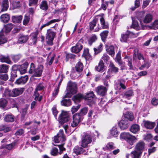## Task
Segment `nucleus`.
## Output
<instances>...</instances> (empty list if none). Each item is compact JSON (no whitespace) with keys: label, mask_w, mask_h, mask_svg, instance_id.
<instances>
[{"label":"nucleus","mask_w":158,"mask_h":158,"mask_svg":"<svg viewBox=\"0 0 158 158\" xmlns=\"http://www.w3.org/2000/svg\"><path fill=\"white\" fill-rule=\"evenodd\" d=\"M40 7L41 9L43 10H47L48 8L47 2L45 1H42L40 5Z\"/></svg>","instance_id":"49"},{"label":"nucleus","mask_w":158,"mask_h":158,"mask_svg":"<svg viewBox=\"0 0 158 158\" xmlns=\"http://www.w3.org/2000/svg\"><path fill=\"white\" fill-rule=\"evenodd\" d=\"M9 66L6 64H3L0 66V73H6L8 70Z\"/></svg>","instance_id":"45"},{"label":"nucleus","mask_w":158,"mask_h":158,"mask_svg":"<svg viewBox=\"0 0 158 158\" xmlns=\"http://www.w3.org/2000/svg\"><path fill=\"white\" fill-rule=\"evenodd\" d=\"M65 139L63 130H60L57 135L54 137V141L55 143H59L60 141H64Z\"/></svg>","instance_id":"5"},{"label":"nucleus","mask_w":158,"mask_h":158,"mask_svg":"<svg viewBox=\"0 0 158 158\" xmlns=\"http://www.w3.org/2000/svg\"><path fill=\"white\" fill-rule=\"evenodd\" d=\"M139 126L136 124H134L132 125L131 127L130 130L132 133L136 134L139 131Z\"/></svg>","instance_id":"23"},{"label":"nucleus","mask_w":158,"mask_h":158,"mask_svg":"<svg viewBox=\"0 0 158 158\" xmlns=\"http://www.w3.org/2000/svg\"><path fill=\"white\" fill-rule=\"evenodd\" d=\"M10 127L3 125L0 126V131H3L5 132H7L10 131Z\"/></svg>","instance_id":"58"},{"label":"nucleus","mask_w":158,"mask_h":158,"mask_svg":"<svg viewBox=\"0 0 158 158\" xmlns=\"http://www.w3.org/2000/svg\"><path fill=\"white\" fill-rule=\"evenodd\" d=\"M84 96L82 94H78L74 96L73 98V99L75 102H79L82 99L84 98Z\"/></svg>","instance_id":"56"},{"label":"nucleus","mask_w":158,"mask_h":158,"mask_svg":"<svg viewBox=\"0 0 158 158\" xmlns=\"http://www.w3.org/2000/svg\"><path fill=\"white\" fill-rule=\"evenodd\" d=\"M10 17L7 14H4L0 17L1 21L4 23H7L10 20Z\"/></svg>","instance_id":"27"},{"label":"nucleus","mask_w":158,"mask_h":158,"mask_svg":"<svg viewBox=\"0 0 158 158\" xmlns=\"http://www.w3.org/2000/svg\"><path fill=\"white\" fill-rule=\"evenodd\" d=\"M115 148L114 146V144L112 142H109L106 144L105 148H103V149L105 150H112Z\"/></svg>","instance_id":"55"},{"label":"nucleus","mask_w":158,"mask_h":158,"mask_svg":"<svg viewBox=\"0 0 158 158\" xmlns=\"http://www.w3.org/2000/svg\"><path fill=\"white\" fill-rule=\"evenodd\" d=\"M35 66L34 63H31L30 69L29 70L28 72L29 73L32 74L35 73Z\"/></svg>","instance_id":"61"},{"label":"nucleus","mask_w":158,"mask_h":158,"mask_svg":"<svg viewBox=\"0 0 158 158\" xmlns=\"http://www.w3.org/2000/svg\"><path fill=\"white\" fill-rule=\"evenodd\" d=\"M141 154V153L134 150L131 153V158H140Z\"/></svg>","instance_id":"42"},{"label":"nucleus","mask_w":158,"mask_h":158,"mask_svg":"<svg viewBox=\"0 0 158 158\" xmlns=\"http://www.w3.org/2000/svg\"><path fill=\"white\" fill-rule=\"evenodd\" d=\"M97 39V36L95 35H93L90 36L88 40V42L90 45H91L93 43L95 42Z\"/></svg>","instance_id":"37"},{"label":"nucleus","mask_w":158,"mask_h":158,"mask_svg":"<svg viewBox=\"0 0 158 158\" xmlns=\"http://www.w3.org/2000/svg\"><path fill=\"white\" fill-rule=\"evenodd\" d=\"M7 41L6 38L3 35V31H1L0 32V45L5 43Z\"/></svg>","instance_id":"41"},{"label":"nucleus","mask_w":158,"mask_h":158,"mask_svg":"<svg viewBox=\"0 0 158 158\" xmlns=\"http://www.w3.org/2000/svg\"><path fill=\"white\" fill-rule=\"evenodd\" d=\"M95 98V95L93 92L87 93L86 95L84 96V98L85 100L89 101V102L91 103L92 102Z\"/></svg>","instance_id":"14"},{"label":"nucleus","mask_w":158,"mask_h":158,"mask_svg":"<svg viewBox=\"0 0 158 158\" xmlns=\"http://www.w3.org/2000/svg\"><path fill=\"white\" fill-rule=\"evenodd\" d=\"M44 88V86L43 83H39L37 85L35 91L38 92L39 91L42 90Z\"/></svg>","instance_id":"63"},{"label":"nucleus","mask_w":158,"mask_h":158,"mask_svg":"<svg viewBox=\"0 0 158 158\" xmlns=\"http://www.w3.org/2000/svg\"><path fill=\"white\" fill-rule=\"evenodd\" d=\"M68 91L64 95L63 98H70L71 94H74L77 91V85L75 83H72L68 85Z\"/></svg>","instance_id":"3"},{"label":"nucleus","mask_w":158,"mask_h":158,"mask_svg":"<svg viewBox=\"0 0 158 158\" xmlns=\"http://www.w3.org/2000/svg\"><path fill=\"white\" fill-rule=\"evenodd\" d=\"M128 121L125 120H122L118 123V125L121 129L124 130L128 127Z\"/></svg>","instance_id":"18"},{"label":"nucleus","mask_w":158,"mask_h":158,"mask_svg":"<svg viewBox=\"0 0 158 158\" xmlns=\"http://www.w3.org/2000/svg\"><path fill=\"white\" fill-rule=\"evenodd\" d=\"M83 119V117L79 113H76L73 116V119L80 123Z\"/></svg>","instance_id":"32"},{"label":"nucleus","mask_w":158,"mask_h":158,"mask_svg":"<svg viewBox=\"0 0 158 158\" xmlns=\"http://www.w3.org/2000/svg\"><path fill=\"white\" fill-rule=\"evenodd\" d=\"M9 7V2L8 0H4L2 4L1 12L6 11Z\"/></svg>","instance_id":"20"},{"label":"nucleus","mask_w":158,"mask_h":158,"mask_svg":"<svg viewBox=\"0 0 158 158\" xmlns=\"http://www.w3.org/2000/svg\"><path fill=\"white\" fill-rule=\"evenodd\" d=\"M43 70V66L41 65H39L37 68L35 69L34 75L37 77L40 76L42 74Z\"/></svg>","instance_id":"17"},{"label":"nucleus","mask_w":158,"mask_h":158,"mask_svg":"<svg viewBox=\"0 0 158 158\" xmlns=\"http://www.w3.org/2000/svg\"><path fill=\"white\" fill-rule=\"evenodd\" d=\"M110 69L111 70L112 72L116 73L118 72V68L115 67L113 63H110Z\"/></svg>","instance_id":"54"},{"label":"nucleus","mask_w":158,"mask_h":158,"mask_svg":"<svg viewBox=\"0 0 158 158\" xmlns=\"http://www.w3.org/2000/svg\"><path fill=\"white\" fill-rule=\"evenodd\" d=\"M104 14H101L100 15L97 16L96 18L98 19H99L100 21V23L102 28L106 29L108 27V24L107 23L105 22L104 18Z\"/></svg>","instance_id":"7"},{"label":"nucleus","mask_w":158,"mask_h":158,"mask_svg":"<svg viewBox=\"0 0 158 158\" xmlns=\"http://www.w3.org/2000/svg\"><path fill=\"white\" fill-rule=\"evenodd\" d=\"M104 14H101L100 15L97 16L96 18L98 19H99L100 21V23L102 28L106 29L108 27V24L107 23L105 22L104 18Z\"/></svg>","instance_id":"8"},{"label":"nucleus","mask_w":158,"mask_h":158,"mask_svg":"<svg viewBox=\"0 0 158 158\" xmlns=\"http://www.w3.org/2000/svg\"><path fill=\"white\" fill-rule=\"evenodd\" d=\"M0 60L2 62H6L10 64L12 63V62L10 61L8 56H1L0 58Z\"/></svg>","instance_id":"44"},{"label":"nucleus","mask_w":158,"mask_h":158,"mask_svg":"<svg viewBox=\"0 0 158 158\" xmlns=\"http://www.w3.org/2000/svg\"><path fill=\"white\" fill-rule=\"evenodd\" d=\"M58 119L59 123L61 124H63L69 121L70 119V117L68 112L62 110Z\"/></svg>","instance_id":"4"},{"label":"nucleus","mask_w":158,"mask_h":158,"mask_svg":"<svg viewBox=\"0 0 158 158\" xmlns=\"http://www.w3.org/2000/svg\"><path fill=\"white\" fill-rule=\"evenodd\" d=\"M120 138L126 140L127 143L131 145H133L137 140L134 136L127 132L121 133L120 135Z\"/></svg>","instance_id":"2"},{"label":"nucleus","mask_w":158,"mask_h":158,"mask_svg":"<svg viewBox=\"0 0 158 158\" xmlns=\"http://www.w3.org/2000/svg\"><path fill=\"white\" fill-rule=\"evenodd\" d=\"M34 95H35V100L36 101L38 100L39 102H40L42 98L41 96H39V93L36 91H35Z\"/></svg>","instance_id":"62"},{"label":"nucleus","mask_w":158,"mask_h":158,"mask_svg":"<svg viewBox=\"0 0 158 158\" xmlns=\"http://www.w3.org/2000/svg\"><path fill=\"white\" fill-rule=\"evenodd\" d=\"M103 48L102 44L100 43L98 47L94 49L95 54H96L102 51Z\"/></svg>","instance_id":"51"},{"label":"nucleus","mask_w":158,"mask_h":158,"mask_svg":"<svg viewBox=\"0 0 158 158\" xmlns=\"http://www.w3.org/2000/svg\"><path fill=\"white\" fill-rule=\"evenodd\" d=\"M75 68L77 71L79 72H81L83 70V64L81 62H78L76 64Z\"/></svg>","instance_id":"48"},{"label":"nucleus","mask_w":158,"mask_h":158,"mask_svg":"<svg viewBox=\"0 0 158 158\" xmlns=\"http://www.w3.org/2000/svg\"><path fill=\"white\" fill-rule=\"evenodd\" d=\"M133 92L132 90H130L127 91L125 92L124 95V98H127L128 99H130L133 95Z\"/></svg>","instance_id":"46"},{"label":"nucleus","mask_w":158,"mask_h":158,"mask_svg":"<svg viewBox=\"0 0 158 158\" xmlns=\"http://www.w3.org/2000/svg\"><path fill=\"white\" fill-rule=\"evenodd\" d=\"M110 135L114 137H117L118 134V132L117 130V127L116 126L114 127L110 130Z\"/></svg>","instance_id":"43"},{"label":"nucleus","mask_w":158,"mask_h":158,"mask_svg":"<svg viewBox=\"0 0 158 158\" xmlns=\"http://www.w3.org/2000/svg\"><path fill=\"white\" fill-rule=\"evenodd\" d=\"M133 34V35H134V33L131 32H128V34H123L122 35L121 38L120 39L121 41L123 42H127L128 39L129 35Z\"/></svg>","instance_id":"22"},{"label":"nucleus","mask_w":158,"mask_h":158,"mask_svg":"<svg viewBox=\"0 0 158 158\" xmlns=\"http://www.w3.org/2000/svg\"><path fill=\"white\" fill-rule=\"evenodd\" d=\"M8 101L4 98H0V108L4 109L6 106Z\"/></svg>","instance_id":"36"},{"label":"nucleus","mask_w":158,"mask_h":158,"mask_svg":"<svg viewBox=\"0 0 158 158\" xmlns=\"http://www.w3.org/2000/svg\"><path fill=\"white\" fill-rule=\"evenodd\" d=\"M37 33L36 32L33 33L30 35L31 39L30 40L32 41L31 44H35L37 40Z\"/></svg>","instance_id":"29"},{"label":"nucleus","mask_w":158,"mask_h":158,"mask_svg":"<svg viewBox=\"0 0 158 158\" xmlns=\"http://www.w3.org/2000/svg\"><path fill=\"white\" fill-rule=\"evenodd\" d=\"M125 82L123 80H120L115 85V88L117 90H120L122 89H125L126 87L125 85Z\"/></svg>","instance_id":"13"},{"label":"nucleus","mask_w":158,"mask_h":158,"mask_svg":"<svg viewBox=\"0 0 158 158\" xmlns=\"http://www.w3.org/2000/svg\"><path fill=\"white\" fill-rule=\"evenodd\" d=\"M124 117L131 121H132L134 118L133 113L129 111L126 113L124 114Z\"/></svg>","instance_id":"34"},{"label":"nucleus","mask_w":158,"mask_h":158,"mask_svg":"<svg viewBox=\"0 0 158 158\" xmlns=\"http://www.w3.org/2000/svg\"><path fill=\"white\" fill-rule=\"evenodd\" d=\"M61 103L62 105L66 106H69L71 105V102L69 99L63 98V100L61 101Z\"/></svg>","instance_id":"38"},{"label":"nucleus","mask_w":158,"mask_h":158,"mask_svg":"<svg viewBox=\"0 0 158 158\" xmlns=\"http://www.w3.org/2000/svg\"><path fill=\"white\" fill-rule=\"evenodd\" d=\"M121 51H119L118 53L116 54L115 59L116 61L120 65L124 66V63L121 60Z\"/></svg>","instance_id":"21"},{"label":"nucleus","mask_w":158,"mask_h":158,"mask_svg":"<svg viewBox=\"0 0 158 158\" xmlns=\"http://www.w3.org/2000/svg\"><path fill=\"white\" fill-rule=\"evenodd\" d=\"M149 27L150 29L156 30L158 28V20H156Z\"/></svg>","instance_id":"53"},{"label":"nucleus","mask_w":158,"mask_h":158,"mask_svg":"<svg viewBox=\"0 0 158 158\" xmlns=\"http://www.w3.org/2000/svg\"><path fill=\"white\" fill-rule=\"evenodd\" d=\"M155 125V123L154 122L146 121L144 123V126L147 129H152L154 128Z\"/></svg>","instance_id":"28"},{"label":"nucleus","mask_w":158,"mask_h":158,"mask_svg":"<svg viewBox=\"0 0 158 158\" xmlns=\"http://www.w3.org/2000/svg\"><path fill=\"white\" fill-rule=\"evenodd\" d=\"M82 56L86 60H91L92 59L91 55L89 53V50L87 48L84 49Z\"/></svg>","instance_id":"26"},{"label":"nucleus","mask_w":158,"mask_h":158,"mask_svg":"<svg viewBox=\"0 0 158 158\" xmlns=\"http://www.w3.org/2000/svg\"><path fill=\"white\" fill-rule=\"evenodd\" d=\"M24 91L23 88H15L12 90V97H17L23 93Z\"/></svg>","instance_id":"11"},{"label":"nucleus","mask_w":158,"mask_h":158,"mask_svg":"<svg viewBox=\"0 0 158 158\" xmlns=\"http://www.w3.org/2000/svg\"><path fill=\"white\" fill-rule=\"evenodd\" d=\"M125 59H127L128 61V65L130 69H134V67L133 66L132 64V58L130 57L126 56L124 58Z\"/></svg>","instance_id":"52"},{"label":"nucleus","mask_w":158,"mask_h":158,"mask_svg":"<svg viewBox=\"0 0 158 158\" xmlns=\"http://www.w3.org/2000/svg\"><path fill=\"white\" fill-rule=\"evenodd\" d=\"M88 108L87 107H84L81 109L80 114L82 116L86 114L88 111Z\"/></svg>","instance_id":"64"},{"label":"nucleus","mask_w":158,"mask_h":158,"mask_svg":"<svg viewBox=\"0 0 158 158\" xmlns=\"http://www.w3.org/2000/svg\"><path fill=\"white\" fill-rule=\"evenodd\" d=\"M28 79L27 76L21 77L17 79L15 81V83L18 84H24L25 83Z\"/></svg>","instance_id":"19"},{"label":"nucleus","mask_w":158,"mask_h":158,"mask_svg":"<svg viewBox=\"0 0 158 158\" xmlns=\"http://www.w3.org/2000/svg\"><path fill=\"white\" fill-rule=\"evenodd\" d=\"M83 147H80L78 146H75L73 150V152L77 155H78L81 154H88L87 152H86V150L84 149Z\"/></svg>","instance_id":"10"},{"label":"nucleus","mask_w":158,"mask_h":158,"mask_svg":"<svg viewBox=\"0 0 158 158\" xmlns=\"http://www.w3.org/2000/svg\"><path fill=\"white\" fill-rule=\"evenodd\" d=\"M28 39L27 36L21 35L19 38L18 42L19 44H22L26 42Z\"/></svg>","instance_id":"33"},{"label":"nucleus","mask_w":158,"mask_h":158,"mask_svg":"<svg viewBox=\"0 0 158 158\" xmlns=\"http://www.w3.org/2000/svg\"><path fill=\"white\" fill-rule=\"evenodd\" d=\"M88 116L91 119L96 118L97 117L96 113L93 110L89 111L88 113Z\"/></svg>","instance_id":"59"},{"label":"nucleus","mask_w":158,"mask_h":158,"mask_svg":"<svg viewBox=\"0 0 158 158\" xmlns=\"http://www.w3.org/2000/svg\"><path fill=\"white\" fill-rule=\"evenodd\" d=\"M14 116L11 114L6 115L4 118V120L6 122H13L14 121Z\"/></svg>","instance_id":"47"},{"label":"nucleus","mask_w":158,"mask_h":158,"mask_svg":"<svg viewBox=\"0 0 158 158\" xmlns=\"http://www.w3.org/2000/svg\"><path fill=\"white\" fill-rule=\"evenodd\" d=\"M22 19L21 15L14 16L12 17V20L14 23H21Z\"/></svg>","instance_id":"35"},{"label":"nucleus","mask_w":158,"mask_h":158,"mask_svg":"<svg viewBox=\"0 0 158 158\" xmlns=\"http://www.w3.org/2000/svg\"><path fill=\"white\" fill-rule=\"evenodd\" d=\"M153 19V16L150 14H147L144 18L143 21L145 23H150Z\"/></svg>","instance_id":"24"},{"label":"nucleus","mask_w":158,"mask_h":158,"mask_svg":"<svg viewBox=\"0 0 158 158\" xmlns=\"http://www.w3.org/2000/svg\"><path fill=\"white\" fill-rule=\"evenodd\" d=\"M108 31L107 30L103 31L100 34L103 41L105 42L108 34Z\"/></svg>","instance_id":"50"},{"label":"nucleus","mask_w":158,"mask_h":158,"mask_svg":"<svg viewBox=\"0 0 158 158\" xmlns=\"http://www.w3.org/2000/svg\"><path fill=\"white\" fill-rule=\"evenodd\" d=\"M28 65L27 62H25L23 64L19 65L18 66V68L19 71L21 74L25 73L27 71V69Z\"/></svg>","instance_id":"16"},{"label":"nucleus","mask_w":158,"mask_h":158,"mask_svg":"<svg viewBox=\"0 0 158 158\" xmlns=\"http://www.w3.org/2000/svg\"><path fill=\"white\" fill-rule=\"evenodd\" d=\"M56 33L53 31L52 30L49 29L47 30L46 34V39L48 40L49 43H51L53 41Z\"/></svg>","instance_id":"6"},{"label":"nucleus","mask_w":158,"mask_h":158,"mask_svg":"<svg viewBox=\"0 0 158 158\" xmlns=\"http://www.w3.org/2000/svg\"><path fill=\"white\" fill-rule=\"evenodd\" d=\"M97 21V19L95 18L93 20L89 23V27L91 30L94 29V27L96 26Z\"/></svg>","instance_id":"60"},{"label":"nucleus","mask_w":158,"mask_h":158,"mask_svg":"<svg viewBox=\"0 0 158 158\" xmlns=\"http://www.w3.org/2000/svg\"><path fill=\"white\" fill-rule=\"evenodd\" d=\"M107 90L106 87L101 85L97 87L96 91L98 94L103 96L106 94Z\"/></svg>","instance_id":"12"},{"label":"nucleus","mask_w":158,"mask_h":158,"mask_svg":"<svg viewBox=\"0 0 158 158\" xmlns=\"http://www.w3.org/2000/svg\"><path fill=\"white\" fill-rule=\"evenodd\" d=\"M145 144L143 142H139L137 143L135 147V151L142 154L144 149Z\"/></svg>","instance_id":"9"},{"label":"nucleus","mask_w":158,"mask_h":158,"mask_svg":"<svg viewBox=\"0 0 158 158\" xmlns=\"http://www.w3.org/2000/svg\"><path fill=\"white\" fill-rule=\"evenodd\" d=\"M92 141V138L91 135L89 133L84 132L81 135V146L83 148H86Z\"/></svg>","instance_id":"1"},{"label":"nucleus","mask_w":158,"mask_h":158,"mask_svg":"<svg viewBox=\"0 0 158 158\" xmlns=\"http://www.w3.org/2000/svg\"><path fill=\"white\" fill-rule=\"evenodd\" d=\"M12 91L8 88H6L3 94V97L8 98L12 97Z\"/></svg>","instance_id":"30"},{"label":"nucleus","mask_w":158,"mask_h":158,"mask_svg":"<svg viewBox=\"0 0 158 158\" xmlns=\"http://www.w3.org/2000/svg\"><path fill=\"white\" fill-rule=\"evenodd\" d=\"M13 26L12 24L9 23L4 26V28L5 29L6 32H10L12 29Z\"/></svg>","instance_id":"57"},{"label":"nucleus","mask_w":158,"mask_h":158,"mask_svg":"<svg viewBox=\"0 0 158 158\" xmlns=\"http://www.w3.org/2000/svg\"><path fill=\"white\" fill-rule=\"evenodd\" d=\"M8 79V76L6 74H0V84L2 85L4 83V82L3 81H6Z\"/></svg>","instance_id":"40"},{"label":"nucleus","mask_w":158,"mask_h":158,"mask_svg":"<svg viewBox=\"0 0 158 158\" xmlns=\"http://www.w3.org/2000/svg\"><path fill=\"white\" fill-rule=\"evenodd\" d=\"M82 48V45L79 42L76 44L75 46L72 48L71 51L72 52L77 53L79 52Z\"/></svg>","instance_id":"15"},{"label":"nucleus","mask_w":158,"mask_h":158,"mask_svg":"<svg viewBox=\"0 0 158 158\" xmlns=\"http://www.w3.org/2000/svg\"><path fill=\"white\" fill-rule=\"evenodd\" d=\"M104 64L102 60H100L98 66L95 67V70L98 71L100 72L104 71Z\"/></svg>","instance_id":"31"},{"label":"nucleus","mask_w":158,"mask_h":158,"mask_svg":"<svg viewBox=\"0 0 158 158\" xmlns=\"http://www.w3.org/2000/svg\"><path fill=\"white\" fill-rule=\"evenodd\" d=\"M60 20L58 19H54L49 21L47 22L45 24L43 25L40 27V29L42 30L44 27H45L46 26H48L50 25L51 24L54 23L56 22H58Z\"/></svg>","instance_id":"39"},{"label":"nucleus","mask_w":158,"mask_h":158,"mask_svg":"<svg viewBox=\"0 0 158 158\" xmlns=\"http://www.w3.org/2000/svg\"><path fill=\"white\" fill-rule=\"evenodd\" d=\"M107 53L112 56H114L115 54L114 47L113 46L111 45L106 49Z\"/></svg>","instance_id":"25"}]
</instances>
